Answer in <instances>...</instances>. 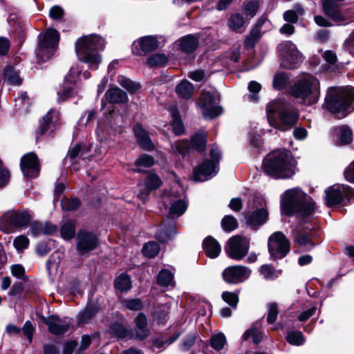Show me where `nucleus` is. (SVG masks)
Segmentation results:
<instances>
[{"label":"nucleus","mask_w":354,"mask_h":354,"mask_svg":"<svg viewBox=\"0 0 354 354\" xmlns=\"http://www.w3.org/2000/svg\"><path fill=\"white\" fill-rule=\"evenodd\" d=\"M211 159L205 160L201 165L194 168L193 179L194 181L203 182L216 176L218 166L221 158V152L216 146H212L210 150Z\"/></svg>","instance_id":"nucleus-8"},{"label":"nucleus","mask_w":354,"mask_h":354,"mask_svg":"<svg viewBox=\"0 0 354 354\" xmlns=\"http://www.w3.org/2000/svg\"><path fill=\"white\" fill-rule=\"evenodd\" d=\"M226 343V337L223 333L216 334L210 339L211 346L218 351L223 349Z\"/></svg>","instance_id":"nucleus-48"},{"label":"nucleus","mask_w":354,"mask_h":354,"mask_svg":"<svg viewBox=\"0 0 354 354\" xmlns=\"http://www.w3.org/2000/svg\"><path fill=\"white\" fill-rule=\"evenodd\" d=\"M266 113L270 126L282 131L291 129L299 119L298 111L280 98L268 104Z\"/></svg>","instance_id":"nucleus-3"},{"label":"nucleus","mask_w":354,"mask_h":354,"mask_svg":"<svg viewBox=\"0 0 354 354\" xmlns=\"http://www.w3.org/2000/svg\"><path fill=\"white\" fill-rule=\"evenodd\" d=\"M289 91L301 104L307 106L315 104L320 96L319 81L311 75H305L290 86Z\"/></svg>","instance_id":"nucleus-5"},{"label":"nucleus","mask_w":354,"mask_h":354,"mask_svg":"<svg viewBox=\"0 0 354 354\" xmlns=\"http://www.w3.org/2000/svg\"><path fill=\"white\" fill-rule=\"evenodd\" d=\"M324 107L339 118L345 117L354 110V88H348L335 96L327 95Z\"/></svg>","instance_id":"nucleus-6"},{"label":"nucleus","mask_w":354,"mask_h":354,"mask_svg":"<svg viewBox=\"0 0 354 354\" xmlns=\"http://www.w3.org/2000/svg\"><path fill=\"white\" fill-rule=\"evenodd\" d=\"M171 151L176 155L185 156L189 151L190 145L186 140H179L175 143H171Z\"/></svg>","instance_id":"nucleus-37"},{"label":"nucleus","mask_w":354,"mask_h":354,"mask_svg":"<svg viewBox=\"0 0 354 354\" xmlns=\"http://www.w3.org/2000/svg\"><path fill=\"white\" fill-rule=\"evenodd\" d=\"M261 88V86L259 83L255 81H251L248 84V89L250 92L253 93L254 94L250 95L248 98L250 101L255 102L257 100L258 97L255 94L260 91Z\"/></svg>","instance_id":"nucleus-61"},{"label":"nucleus","mask_w":354,"mask_h":354,"mask_svg":"<svg viewBox=\"0 0 354 354\" xmlns=\"http://www.w3.org/2000/svg\"><path fill=\"white\" fill-rule=\"evenodd\" d=\"M268 246L272 259H282L290 251V242L281 232H274L269 237Z\"/></svg>","instance_id":"nucleus-14"},{"label":"nucleus","mask_w":354,"mask_h":354,"mask_svg":"<svg viewBox=\"0 0 354 354\" xmlns=\"http://www.w3.org/2000/svg\"><path fill=\"white\" fill-rule=\"evenodd\" d=\"M118 84L127 89L130 93H136L140 89L139 84L131 81L124 76H119L118 79Z\"/></svg>","instance_id":"nucleus-42"},{"label":"nucleus","mask_w":354,"mask_h":354,"mask_svg":"<svg viewBox=\"0 0 354 354\" xmlns=\"http://www.w3.org/2000/svg\"><path fill=\"white\" fill-rule=\"evenodd\" d=\"M203 248L206 255L212 259L216 258L221 251L220 244L212 236L205 239Z\"/></svg>","instance_id":"nucleus-27"},{"label":"nucleus","mask_w":354,"mask_h":354,"mask_svg":"<svg viewBox=\"0 0 354 354\" xmlns=\"http://www.w3.org/2000/svg\"><path fill=\"white\" fill-rule=\"evenodd\" d=\"M194 85L187 80H183L176 86V93L178 97L189 100L192 97L194 93Z\"/></svg>","instance_id":"nucleus-28"},{"label":"nucleus","mask_w":354,"mask_h":354,"mask_svg":"<svg viewBox=\"0 0 354 354\" xmlns=\"http://www.w3.org/2000/svg\"><path fill=\"white\" fill-rule=\"evenodd\" d=\"M344 177L346 180L354 183V160L345 169Z\"/></svg>","instance_id":"nucleus-64"},{"label":"nucleus","mask_w":354,"mask_h":354,"mask_svg":"<svg viewBox=\"0 0 354 354\" xmlns=\"http://www.w3.org/2000/svg\"><path fill=\"white\" fill-rule=\"evenodd\" d=\"M29 234L33 236L44 234L43 223L37 221L33 222Z\"/></svg>","instance_id":"nucleus-63"},{"label":"nucleus","mask_w":354,"mask_h":354,"mask_svg":"<svg viewBox=\"0 0 354 354\" xmlns=\"http://www.w3.org/2000/svg\"><path fill=\"white\" fill-rule=\"evenodd\" d=\"M115 287L121 292H127L131 288L130 277L125 274H120L115 281Z\"/></svg>","instance_id":"nucleus-41"},{"label":"nucleus","mask_w":354,"mask_h":354,"mask_svg":"<svg viewBox=\"0 0 354 354\" xmlns=\"http://www.w3.org/2000/svg\"><path fill=\"white\" fill-rule=\"evenodd\" d=\"M268 217L266 201L261 196H255L249 203L247 222L251 225L263 223Z\"/></svg>","instance_id":"nucleus-13"},{"label":"nucleus","mask_w":354,"mask_h":354,"mask_svg":"<svg viewBox=\"0 0 354 354\" xmlns=\"http://www.w3.org/2000/svg\"><path fill=\"white\" fill-rule=\"evenodd\" d=\"M80 202L77 198L69 199L64 198L61 201V205L64 211H73L79 207Z\"/></svg>","instance_id":"nucleus-54"},{"label":"nucleus","mask_w":354,"mask_h":354,"mask_svg":"<svg viewBox=\"0 0 354 354\" xmlns=\"http://www.w3.org/2000/svg\"><path fill=\"white\" fill-rule=\"evenodd\" d=\"M104 47V39L97 35L84 36L75 42V52L79 60L86 64L92 70L98 68L102 62L99 52L103 50Z\"/></svg>","instance_id":"nucleus-4"},{"label":"nucleus","mask_w":354,"mask_h":354,"mask_svg":"<svg viewBox=\"0 0 354 354\" xmlns=\"http://www.w3.org/2000/svg\"><path fill=\"white\" fill-rule=\"evenodd\" d=\"M281 207L287 215H296L300 218L309 216L315 209L312 198L298 187L290 189L283 194Z\"/></svg>","instance_id":"nucleus-2"},{"label":"nucleus","mask_w":354,"mask_h":354,"mask_svg":"<svg viewBox=\"0 0 354 354\" xmlns=\"http://www.w3.org/2000/svg\"><path fill=\"white\" fill-rule=\"evenodd\" d=\"M322 6L326 15L337 24H347L353 19L340 12L339 3L335 0H322Z\"/></svg>","instance_id":"nucleus-18"},{"label":"nucleus","mask_w":354,"mask_h":354,"mask_svg":"<svg viewBox=\"0 0 354 354\" xmlns=\"http://www.w3.org/2000/svg\"><path fill=\"white\" fill-rule=\"evenodd\" d=\"M245 21L243 16L239 13L231 15L227 21L229 28L233 31L243 32L245 29Z\"/></svg>","instance_id":"nucleus-29"},{"label":"nucleus","mask_w":354,"mask_h":354,"mask_svg":"<svg viewBox=\"0 0 354 354\" xmlns=\"http://www.w3.org/2000/svg\"><path fill=\"white\" fill-rule=\"evenodd\" d=\"M3 80L8 84L15 86L20 85L22 81L18 71L10 66H8L4 68Z\"/></svg>","instance_id":"nucleus-30"},{"label":"nucleus","mask_w":354,"mask_h":354,"mask_svg":"<svg viewBox=\"0 0 354 354\" xmlns=\"http://www.w3.org/2000/svg\"><path fill=\"white\" fill-rule=\"evenodd\" d=\"M13 245L18 252H21L28 248L29 239L24 235L19 236L15 239Z\"/></svg>","instance_id":"nucleus-58"},{"label":"nucleus","mask_w":354,"mask_h":354,"mask_svg":"<svg viewBox=\"0 0 354 354\" xmlns=\"http://www.w3.org/2000/svg\"><path fill=\"white\" fill-rule=\"evenodd\" d=\"M145 185L149 190L156 189L161 185V180L157 175L151 174L146 178Z\"/></svg>","instance_id":"nucleus-57"},{"label":"nucleus","mask_w":354,"mask_h":354,"mask_svg":"<svg viewBox=\"0 0 354 354\" xmlns=\"http://www.w3.org/2000/svg\"><path fill=\"white\" fill-rule=\"evenodd\" d=\"M169 311V306L167 304H163L158 306L153 313V318L157 321L158 324L163 323V321L167 316Z\"/></svg>","instance_id":"nucleus-53"},{"label":"nucleus","mask_w":354,"mask_h":354,"mask_svg":"<svg viewBox=\"0 0 354 354\" xmlns=\"http://www.w3.org/2000/svg\"><path fill=\"white\" fill-rule=\"evenodd\" d=\"M221 226L225 232H230L238 227V223L234 216L227 215L222 219Z\"/></svg>","instance_id":"nucleus-49"},{"label":"nucleus","mask_w":354,"mask_h":354,"mask_svg":"<svg viewBox=\"0 0 354 354\" xmlns=\"http://www.w3.org/2000/svg\"><path fill=\"white\" fill-rule=\"evenodd\" d=\"M324 200L328 207L347 205L354 201V189L343 184L333 185L326 189Z\"/></svg>","instance_id":"nucleus-7"},{"label":"nucleus","mask_w":354,"mask_h":354,"mask_svg":"<svg viewBox=\"0 0 354 354\" xmlns=\"http://www.w3.org/2000/svg\"><path fill=\"white\" fill-rule=\"evenodd\" d=\"M174 275L168 270L164 269L160 271L157 278L158 283L161 286H169L174 284Z\"/></svg>","instance_id":"nucleus-43"},{"label":"nucleus","mask_w":354,"mask_h":354,"mask_svg":"<svg viewBox=\"0 0 354 354\" xmlns=\"http://www.w3.org/2000/svg\"><path fill=\"white\" fill-rule=\"evenodd\" d=\"M38 38L37 56L41 61L46 62L54 55L59 41V34L55 29L48 28L40 33Z\"/></svg>","instance_id":"nucleus-9"},{"label":"nucleus","mask_w":354,"mask_h":354,"mask_svg":"<svg viewBox=\"0 0 354 354\" xmlns=\"http://www.w3.org/2000/svg\"><path fill=\"white\" fill-rule=\"evenodd\" d=\"M176 221L167 217L161 228L157 232L156 239L161 243H166L172 239L176 234Z\"/></svg>","instance_id":"nucleus-22"},{"label":"nucleus","mask_w":354,"mask_h":354,"mask_svg":"<svg viewBox=\"0 0 354 354\" xmlns=\"http://www.w3.org/2000/svg\"><path fill=\"white\" fill-rule=\"evenodd\" d=\"M252 338V342L254 344L259 343L262 338V334L261 332H259L258 330L252 328L247 330L243 335L242 339L243 341L248 340L250 337Z\"/></svg>","instance_id":"nucleus-55"},{"label":"nucleus","mask_w":354,"mask_h":354,"mask_svg":"<svg viewBox=\"0 0 354 354\" xmlns=\"http://www.w3.org/2000/svg\"><path fill=\"white\" fill-rule=\"evenodd\" d=\"M215 96L209 92H204L200 97V105L205 118H214L222 113V108L214 104Z\"/></svg>","instance_id":"nucleus-17"},{"label":"nucleus","mask_w":354,"mask_h":354,"mask_svg":"<svg viewBox=\"0 0 354 354\" xmlns=\"http://www.w3.org/2000/svg\"><path fill=\"white\" fill-rule=\"evenodd\" d=\"M62 236L69 240L74 237L75 234V223L73 220H66L61 227Z\"/></svg>","instance_id":"nucleus-36"},{"label":"nucleus","mask_w":354,"mask_h":354,"mask_svg":"<svg viewBox=\"0 0 354 354\" xmlns=\"http://www.w3.org/2000/svg\"><path fill=\"white\" fill-rule=\"evenodd\" d=\"M249 248L250 240L246 237L236 235L228 240L225 251L230 259L240 261L246 256Z\"/></svg>","instance_id":"nucleus-12"},{"label":"nucleus","mask_w":354,"mask_h":354,"mask_svg":"<svg viewBox=\"0 0 354 354\" xmlns=\"http://www.w3.org/2000/svg\"><path fill=\"white\" fill-rule=\"evenodd\" d=\"M294 241L305 250H310L314 245L311 242V238L308 234L296 231L293 235Z\"/></svg>","instance_id":"nucleus-32"},{"label":"nucleus","mask_w":354,"mask_h":354,"mask_svg":"<svg viewBox=\"0 0 354 354\" xmlns=\"http://www.w3.org/2000/svg\"><path fill=\"white\" fill-rule=\"evenodd\" d=\"M287 341L293 345L300 346L305 342L304 337L300 331H290L286 337Z\"/></svg>","instance_id":"nucleus-51"},{"label":"nucleus","mask_w":354,"mask_h":354,"mask_svg":"<svg viewBox=\"0 0 354 354\" xmlns=\"http://www.w3.org/2000/svg\"><path fill=\"white\" fill-rule=\"evenodd\" d=\"M198 44V39L191 35H187L180 40V48L186 53H190L194 51Z\"/></svg>","instance_id":"nucleus-33"},{"label":"nucleus","mask_w":354,"mask_h":354,"mask_svg":"<svg viewBox=\"0 0 354 354\" xmlns=\"http://www.w3.org/2000/svg\"><path fill=\"white\" fill-rule=\"evenodd\" d=\"M334 133L339 138L341 144L346 145L352 140V132L347 126H341L336 128L334 130Z\"/></svg>","instance_id":"nucleus-35"},{"label":"nucleus","mask_w":354,"mask_h":354,"mask_svg":"<svg viewBox=\"0 0 354 354\" xmlns=\"http://www.w3.org/2000/svg\"><path fill=\"white\" fill-rule=\"evenodd\" d=\"M77 240V251L80 256H87L97 248L98 243L95 235L84 230L78 232Z\"/></svg>","instance_id":"nucleus-16"},{"label":"nucleus","mask_w":354,"mask_h":354,"mask_svg":"<svg viewBox=\"0 0 354 354\" xmlns=\"http://www.w3.org/2000/svg\"><path fill=\"white\" fill-rule=\"evenodd\" d=\"M104 97L106 100L113 104H122L128 101L126 92L116 86H111L106 91Z\"/></svg>","instance_id":"nucleus-26"},{"label":"nucleus","mask_w":354,"mask_h":354,"mask_svg":"<svg viewBox=\"0 0 354 354\" xmlns=\"http://www.w3.org/2000/svg\"><path fill=\"white\" fill-rule=\"evenodd\" d=\"M97 311L98 308L96 306H88L83 311L79 313L77 316L79 324L86 323L95 316Z\"/></svg>","instance_id":"nucleus-38"},{"label":"nucleus","mask_w":354,"mask_h":354,"mask_svg":"<svg viewBox=\"0 0 354 354\" xmlns=\"http://www.w3.org/2000/svg\"><path fill=\"white\" fill-rule=\"evenodd\" d=\"M159 251L160 246L154 241L146 243L142 248L143 254L149 258L154 257L158 254Z\"/></svg>","instance_id":"nucleus-50"},{"label":"nucleus","mask_w":354,"mask_h":354,"mask_svg":"<svg viewBox=\"0 0 354 354\" xmlns=\"http://www.w3.org/2000/svg\"><path fill=\"white\" fill-rule=\"evenodd\" d=\"M154 159L152 156L144 154L140 156L135 162L137 167H149L154 165Z\"/></svg>","instance_id":"nucleus-60"},{"label":"nucleus","mask_w":354,"mask_h":354,"mask_svg":"<svg viewBox=\"0 0 354 354\" xmlns=\"http://www.w3.org/2000/svg\"><path fill=\"white\" fill-rule=\"evenodd\" d=\"M278 309L277 305L275 303L270 304L268 307V313L267 321L270 324L274 322L277 318Z\"/></svg>","instance_id":"nucleus-62"},{"label":"nucleus","mask_w":354,"mask_h":354,"mask_svg":"<svg viewBox=\"0 0 354 354\" xmlns=\"http://www.w3.org/2000/svg\"><path fill=\"white\" fill-rule=\"evenodd\" d=\"M222 299L232 308H236L239 302L238 295L232 292H224L222 294Z\"/></svg>","instance_id":"nucleus-59"},{"label":"nucleus","mask_w":354,"mask_h":354,"mask_svg":"<svg viewBox=\"0 0 354 354\" xmlns=\"http://www.w3.org/2000/svg\"><path fill=\"white\" fill-rule=\"evenodd\" d=\"M48 330L53 335H59L66 333L72 326L73 322L68 319H61L53 315L44 319Z\"/></svg>","instance_id":"nucleus-20"},{"label":"nucleus","mask_w":354,"mask_h":354,"mask_svg":"<svg viewBox=\"0 0 354 354\" xmlns=\"http://www.w3.org/2000/svg\"><path fill=\"white\" fill-rule=\"evenodd\" d=\"M262 168L267 175L273 178H289L295 174L296 161L290 151L279 149L266 156Z\"/></svg>","instance_id":"nucleus-1"},{"label":"nucleus","mask_w":354,"mask_h":354,"mask_svg":"<svg viewBox=\"0 0 354 354\" xmlns=\"http://www.w3.org/2000/svg\"><path fill=\"white\" fill-rule=\"evenodd\" d=\"M110 333L119 338H133L131 330L120 324H114L110 328Z\"/></svg>","instance_id":"nucleus-39"},{"label":"nucleus","mask_w":354,"mask_h":354,"mask_svg":"<svg viewBox=\"0 0 354 354\" xmlns=\"http://www.w3.org/2000/svg\"><path fill=\"white\" fill-rule=\"evenodd\" d=\"M288 77L284 73H277L273 80V86L275 89L281 90L288 84Z\"/></svg>","instance_id":"nucleus-52"},{"label":"nucleus","mask_w":354,"mask_h":354,"mask_svg":"<svg viewBox=\"0 0 354 354\" xmlns=\"http://www.w3.org/2000/svg\"><path fill=\"white\" fill-rule=\"evenodd\" d=\"M187 208V203L184 200H177L171 204L169 214L179 217L183 215Z\"/></svg>","instance_id":"nucleus-40"},{"label":"nucleus","mask_w":354,"mask_h":354,"mask_svg":"<svg viewBox=\"0 0 354 354\" xmlns=\"http://www.w3.org/2000/svg\"><path fill=\"white\" fill-rule=\"evenodd\" d=\"M168 59L164 54L157 53L149 56L146 62V64L149 67H158L163 66Z\"/></svg>","instance_id":"nucleus-45"},{"label":"nucleus","mask_w":354,"mask_h":354,"mask_svg":"<svg viewBox=\"0 0 354 354\" xmlns=\"http://www.w3.org/2000/svg\"><path fill=\"white\" fill-rule=\"evenodd\" d=\"M31 218L32 216L28 211H8L0 218V230L6 233H10L11 227L26 228L30 224Z\"/></svg>","instance_id":"nucleus-10"},{"label":"nucleus","mask_w":354,"mask_h":354,"mask_svg":"<svg viewBox=\"0 0 354 354\" xmlns=\"http://www.w3.org/2000/svg\"><path fill=\"white\" fill-rule=\"evenodd\" d=\"M259 4L257 1H250L243 4V13L247 18L254 17L259 9Z\"/></svg>","instance_id":"nucleus-47"},{"label":"nucleus","mask_w":354,"mask_h":354,"mask_svg":"<svg viewBox=\"0 0 354 354\" xmlns=\"http://www.w3.org/2000/svg\"><path fill=\"white\" fill-rule=\"evenodd\" d=\"M158 41L153 36H145L135 41L132 45L133 53L140 55L142 53H149L158 48Z\"/></svg>","instance_id":"nucleus-21"},{"label":"nucleus","mask_w":354,"mask_h":354,"mask_svg":"<svg viewBox=\"0 0 354 354\" xmlns=\"http://www.w3.org/2000/svg\"><path fill=\"white\" fill-rule=\"evenodd\" d=\"M133 133L140 147L146 150L153 149L154 145L153 144L147 133L140 124H136L133 127Z\"/></svg>","instance_id":"nucleus-25"},{"label":"nucleus","mask_w":354,"mask_h":354,"mask_svg":"<svg viewBox=\"0 0 354 354\" xmlns=\"http://www.w3.org/2000/svg\"><path fill=\"white\" fill-rule=\"evenodd\" d=\"M251 270L243 266H231L222 272L223 280L230 284H238L246 281L251 274Z\"/></svg>","instance_id":"nucleus-15"},{"label":"nucleus","mask_w":354,"mask_h":354,"mask_svg":"<svg viewBox=\"0 0 354 354\" xmlns=\"http://www.w3.org/2000/svg\"><path fill=\"white\" fill-rule=\"evenodd\" d=\"M206 142L207 140L205 136L201 133L194 134L191 139L192 147L198 151L205 150Z\"/></svg>","instance_id":"nucleus-44"},{"label":"nucleus","mask_w":354,"mask_h":354,"mask_svg":"<svg viewBox=\"0 0 354 354\" xmlns=\"http://www.w3.org/2000/svg\"><path fill=\"white\" fill-rule=\"evenodd\" d=\"M261 274L266 280H274L281 274L280 271L276 270L271 265H263L259 270Z\"/></svg>","instance_id":"nucleus-46"},{"label":"nucleus","mask_w":354,"mask_h":354,"mask_svg":"<svg viewBox=\"0 0 354 354\" xmlns=\"http://www.w3.org/2000/svg\"><path fill=\"white\" fill-rule=\"evenodd\" d=\"M122 303L124 307L130 310H140L144 306L140 299H125Z\"/></svg>","instance_id":"nucleus-56"},{"label":"nucleus","mask_w":354,"mask_h":354,"mask_svg":"<svg viewBox=\"0 0 354 354\" xmlns=\"http://www.w3.org/2000/svg\"><path fill=\"white\" fill-rule=\"evenodd\" d=\"M134 330H131L133 338L138 340L146 339L149 335L146 315L142 313H139L134 319Z\"/></svg>","instance_id":"nucleus-23"},{"label":"nucleus","mask_w":354,"mask_h":354,"mask_svg":"<svg viewBox=\"0 0 354 354\" xmlns=\"http://www.w3.org/2000/svg\"><path fill=\"white\" fill-rule=\"evenodd\" d=\"M20 167L24 175L28 178H35L40 171L38 158L34 153H28L22 156Z\"/></svg>","instance_id":"nucleus-19"},{"label":"nucleus","mask_w":354,"mask_h":354,"mask_svg":"<svg viewBox=\"0 0 354 354\" xmlns=\"http://www.w3.org/2000/svg\"><path fill=\"white\" fill-rule=\"evenodd\" d=\"M71 72L72 71L71 70L69 74L65 77L64 84L66 85L64 86L63 91L60 89L57 91L59 101H64L72 95L73 89L71 85L74 84L75 80L71 77Z\"/></svg>","instance_id":"nucleus-31"},{"label":"nucleus","mask_w":354,"mask_h":354,"mask_svg":"<svg viewBox=\"0 0 354 354\" xmlns=\"http://www.w3.org/2000/svg\"><path fill=\"white\" fill-rule=\"evenodd\" d=\"M277 50L281 59V66L286 68H297L303 62L301 53L296 45L290 41H286L277 46Z\"/></svg>","instance_id":"nucleus-11"},{"label":"nucleus","mask_w":354,"mask_h":354,"mask_svg":"<svg viewBox=\"0 0 354 354\" xmlns=\"http://www.w3.org/2000/svg\"><path fill=\"white\" fill-rule=\"evenodd\" d=\"M59 121V114L56 110L50 109L46 115H44L39 122V127L37 129L38 133L41 135L45 134L52 127H55L58 124Z\"/></svg>","instance_id":"nucleus-24"},{"label":"nucleus","mask_w":354,"mask_h":354,"mask_svg":"<svg viewBox=\"0 0 354 354\" xmlns=\"http://www.w3.org/2000/svg\"><path fill=\"white\" fill-rule=\"evenodd\" d=\"M170 112L172 116L171 126L174 133L176 136L183 134L184 132V127L176 108L172 107L170 110Z\"/></svg>","instance_id":"nucleus-34"}]
</instances>
